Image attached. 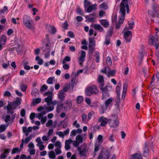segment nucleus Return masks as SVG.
Masks as SVG:
<instances>
[{"mask_svg": "<svg viewBox=\"0 0 159 159\" xmlns=\"http://www.w3.org/2000/svg\"><path fill=\"white\" fill-rule=\"evenodd\" d=\"M97 6L96 4H91L89 0L84 1V7L85 10H95Z\"/></svg>", "mask_w": 159, "mask_h": 159, "instance_id": "obj_5", "label": "nucleus"}, {"mask_svg": "<svg viewBox=\"0 0 159 159\" xmlns=\"http://www.w3.org/2000/svg\"><path fill=\"white\" fill-rule=\"evenodd\" d=\"M49 158L51 159H54L56 158V155L53 151H50L48 153Z\"/></svg>", "mask_w": 159, "mask_h": 159, "instance_id": "obj_33", "label": "nucleus"}, {"mask_svg": "<svg viewBox=\"0 0 159 159\" xmlns=\"http://www.w3.org/2000/svg\"><path fill=\"white\" fill-rule=\"evenodd\" d=\"M32 135H30L28 137H26V138L24 140V143H28L32 139Z\"/></svg>", "mask_w": 159, "mask_h": 159, "instance_id": "obj_50", "label": "nucleus"}, {"mask_svg": "<svg viewBox=\"0 0 159 159\" xmlns=\"http://www.w3.org/2000/svg\"><path fill=\"white\" fill-rule=\"evenodd\" d=\"M108 107H106V106H105L103 105H100V112L101 114H103L105 111Z\"/></svg>", "mask_w": 159, "mask_h": 159, "instance_id": "obj_34", "label": "nucleus"}, {"mask_svg": "<svg viewBox=\"0 0 159 159\" xmlns=\"http://www.w3.org/2000/svg\"><path fill=\"white\" fill-rule=\"evenodd\" d=\"M77 150L81 156H84L86 155V150L85 148H84L81 149V147H78Z\"/></svg>", "mask_w": 159, "mask_h": 159, "instance_id": "obj_19", "label": "nucleus"}, {"mask_svg": "<svg viewBox=\"0 0 159 159\" xmlns=\"http://www.w3.org/2000/svg\"><path fill=\"white\" fill-rule=\"evenodd\" d=\"M107 63L109 65H111L112 64V61L111 58L110 57H107L106 60Z\"/></svg>", "mask_w": 159, "mask_h": 159, "instance_id": "obj_62", "label": "nucleus"}, {"mask_svg": "<svg viewBox=\"0 0 159 159\" xmlns=\"http://www.w3.org/2000/svg\"><path fill=\"white\" fill-rule=\"evenodd\" d=\"M128 0H122L120 5V10H129Z\"/></svg>", "mask_w": 159, "mask_h": 159, "instance_id": "obj_8", "label": "nucleus"}, {"mask_svg": "<svg viewBox=\"0 0 159 159\" xmlns=\"http://www.w3.org/2000/svg\"><path fill=\"white\" fill-rule=\"evenodd\" d=\"M149 144V143L148 144L147 142H146L144 143V147L143 149V156L145 157H147L148 156L149 149L148 146Z\"/></svg>", "mask_w": 159, "mask_h": 159, "instance_id": "obj_11", "label": "nucleus"}, {"mask_svg": "<svg viewBox=\"0 0 159 159\" xmlns=\"http://www.w3.org/2000/svg\"><path fill=\"white\" fill-rule=\"evenodd\" d=\"M108 122L110 126L111 127H115L118 126L119 124V121L116 118H114L109 119Z\"/></svg>", "mask_w": 159, "mask_h": 159, "instance_id": "obj_7", "label": "nucleus"}, {"mask_svg": "<svg viewBox=\"0 0 159 159\" xmlns=\"http://www.w3.org/2000/svg\"><path fill=\"white\" fill-rule=\"evenodd\" d=\"M36 141L38 143L37 144V146H39V144H42L43 143V142L41 141L40 137H37L36 139Z\"/></svg>", "mask_w": 159, "mask_h": 159, "instance_id": "obj_54", "label": "nucleus"}, {"mask_svg": "<svg viewBox=\"0 0 159 159\" xmlns=\"http://www.w3.org/2000/svg\"><path fill=\"white\" fill-rule=\"evenodd\" d=\"M75 139L80 143H82L83 142V137L80 135H77L75 138Z\"/></svg>", "mask_w": 159, "mask_h": 159, "instance_id": "obj_37", "label": "nucleus"}, {"mask_svg": "<svg viewBox=\"0 0 159 159\" xmlns=\"http://www.w3.org/2000/svg\"><path fill=\"white\" fill-rule=\"evenodd\" d=\"M85 56V52L84 51H82L81 52V55L79 58V60H80L82 61H84Z\"/></svg>", "mask_w": 159, "mask_h": 159, "instance_id": "obj_32", "label": "nucleus"}, {"mask_svg": "<svg viewBox=\"0 0 159 159\" xmlns=\"http://www.w3.org/2000/svg\"><path fill=\"white\" fill-rule=\"evenodd\" d=\"M134 25V21L131 23H129L128 26L126 25L124 29L125 30H131L133 27Z\"/></svg>", "mask_w": 159, "mask_h": 159, "instance_id": "obj_27", "label": "nucleus"}, {"mask_svg": "<svg viewBox=\"0 0 159 159\" xmlns=\"http://www.w3.org/2000/svg\"><path fill=\"white\" fill-rule=\"evenodd\" d=\"M99 88L102 93V99H105L106 97H109L110 95L108 93V91H109V89H111L110 86L107 85L105 87H104V86H101L99 87Z\"/></svg>", "mask_w": 159, "mask_h": 159, "instance_id": "obj_4", "label": "nucleus"}, {"mask_svg": "<svg viewBox=\"0 0 159 159\" xmlns=\"http://www.w3.org/2000/svg\"><path fill=\"white\" fill-rule=\"evenodd\" d=\"M71 87H72V89H73L74 87V84H69L66 85V86L64 87L63 90L61 91H63L64 93V92H67Z\"/></svg>", "mask_w": 159, "mask_h": 159, "instance_id": "obj_22", "label": "nucleus"}, {"mask_svg": "<svg viewBox=\"0 0 159 159\" xmlns=\"http://www.w3.org/2000/svg\"><path fill=\"white\" fill-rule=\"evenodd\" d=\"M20 87L21 90L23 92H25L27 88L26 86L24 84H21Z\"/></svg>", "mask_w": 159, "mask_h": 159, "instance_id": "obj_58", "label": "nucleus"}, {"mask_svg": "<svg viewBox=\"0 0 159 159\" xmlns=\"http://www.w3.org/2000/svg\"><path fill=\"white\" fill-rule=\"evenodd\" d=\"M64 108L63 102L62 101L58 102L56 107V111L58 113H59L61 111H64Z\"/></svg>", "mask_w": 159, "mask_h": 159, "instance_id": "obj_10", "label": "nucleus"}, {"mask_svg": "<svg viewBox=\"0 0 159 159\" xmlns=\"http://www.w3.org/2000/svg\"><path fill=\"white\" fill-rule=\"evenodd\" d=\"M113 27L112 26L110 27L107 32V34L106 37H111L113 34Z\"/></svg>", "mask_w": 159, "mask_h": 159, "instance_id": "obj_38", "label": "nucleus"}, {"mask_svg": "<svg viewBox=\"0 0 159 159\" xmlns=\"http://www.w3.org/2000/svg\"><path fill=\"white\" fill-rule=\"evenodd\" d=\"M54 77H50L48 78L47 81V84H53V80L54 79Z\"/></svg>", "mask_w": 159, "mask_h": 159, "instance_id": "obj_44", "label": "nucleus"}, {"mask_svg": "<svg viewBox=\"0 0 159 159\" xmlns=\"http://www.w3.org/2000/svg\"><path fill=\"white\" fill-rule=\"evenodd\" d=\"M77 132L75 129L73 130L70 132V136H75L77 134Z\"/></svg>", "mask_w": 159, "mask_h": 159, "instance_id": "obj_64", "label": "nucleus"}, {"mask_svg": "<svg viewBox=\"0 0 159 159\" xmlns=\"http://www.w3.org/2000/svg\"><path fill=\"white\" fill-rule=\"evenodd\" d=\"M64 93L63 91H60L58 93V97L61 100L60 101L63 102V101L65 99V96L64 95Z\"/></svg>", "mask_w": 159, "mask_h": 159, "instance_id": "obj_31", "label": "nucleus"}, {"mask_svg": "<svg viewBox=\"0 0 159 159\" xmlns=\"http://www.w3.org/2000/svg\"><path fill=\"white\" fill-rule=\"evenodd\" d=\"M132 159H143L141 153H135L132 156Z\"/></svg>", "mask_w": 159, "mask_h": 159, "instance_id": "obj_29", "label": "nucleus"}, {"mask_svg": "<svg viewBox=\"0 0 159 159\" xmlns=\"http://www.w3.org/2000/svg\"><path fill=\"white\" fill-rule=\"evenodd\" d=\"M7 126L6 125H1L0 126V132H2L5 130L6 129L7 127Z\"/></svg>", "mask_w": 159, "mask_h": 159, "instance_id": "obj_45", "label": "nucleus"}, {"mask_svg": "<svg viewBox=\"0 0 159 159\" xmlns=\"http://www.w3.org/2000/svg\"><path fill=\"white\" fill-rule=\"evenodd\" d=\"M52 95L48 96V97L44 99V101L47 104L48 106L52 104Z\"/></svg>", "mask_w": 159, "mask_h": 159, "instance_id": "obj_20", "label": "nucleus"}, {"mask_svg": "<svg viewBox=\"0 0 159 159\" xmlns=\"http://www.w3.org/2000/svg\"><path fill=\"white\" fill-rule=\"evenodd\" d=\"M113 100V99L110 98L105 101L104 104L106 107H108L112 103Z\"/></svg>", "mask_w": 159, "mask_h": 159, "instance_id": "obj_35", "label": "nucleus"}, {"mask_svg": "<svg viewBox=\"0 0 159 159\" xmlns=\"http://www.w3.org/2000/svg\"><path fill=\"white\" fill-rule=\"evenodd\" d=\"M96 14L93 12L90 15L85 16V18L89 22H92L94 21V17H95Z\"/></svg>", "mask_w": 159, "mask_h": 159, "instance_id": "obj_15", "label": "nucleus"}, {"mask_svg": "<svg viewBox=\"0 0 159 159\" xmlns=\"http://www.w3.org/2000/svg\"><path fill=\"white\" fill-rule=\"evenodd\" d=\"M7 37L5 34H3L0 38V51L2 50V46L5 44L6 42Z\"/></svg>", "mask_w": 159, "mask_h": 159, "instance_id": "obj_12", "label": "nucleus"}, {"mask_svg": "<svg viewBox=\"0 0 159 159\" xmlns=\"http://www.w3.org/2000/svg\"><path fill=\"white\" fill-rule=\"evenodd\" d=\"M121 85L120 83H118L116 87V93L118 97H119L120 96V86Z\"/></svg>", "mask_w": 159, "mask_h": 159, "instance_id": "obj_36", "label": "nucleus"}, {"mask_svg": "<svg viewBox=\"0 0 159 159\" xmlns=\"http://www.w3.org/2000/svg\"><path fill=\"white\" fill-rule=\"evenodd\" d=\"M77 101L78 104L81 103L84 100L83 97L81 96H78L76 99Z\"/></svg>", "mask_w": 159, "mask_h": 159, "instance_id": "obj_42", "label": "nucleus"}, {"mask_svg": "<svg viewBox=\"0 0 159 159\" xmlns=\"http://www.w3.org/2000/svg\"><path fill=\"white\" fill-rule=\"evenodd\" d=\"M100 24L105 28H107L109 26V23L106 20H101L100 21Z\"/></svg>", "mask_w": 159, "mask_h": 159, "instance_id": "obj_23", "label": "nucleus"}, {"mask_svg": "<svg viewBox=\"0 0 159 159\" xmlns=\"http://www.w3.org/2000/svg\"><path fill=\"white\" fill-rule=\"evenodd\" d=\"M15 118V117L14 116L11 117L10 115L8 114L3 115L2 117V119L4 120L5 122L6 123L7 126L11 125L13 124Z\"/></svg>", "mask_w": 159, "mask_h": 159, "instance_id": "obj_3", "label": "nucleus"}, {"mask_svg": "<svg viewBox=\"0 0 159 159\" xmlns=\"http://www.w3.org/2000/svg\"><path fill=\"white\" fill-rule=\"evenodd\" d=\"M148 14L150 17L159 18V11H148Z\"/></svg>", "mask_w": 159, "mask_h": 159, "instance_id": "obj_9", "label": "nucleus"}, {"mask_svg": "<svg viewBox=\"0 0 159 159\" xmlns=\"http://www.w3.org/2000/svg\"><path fill=\"white\" fill-rule=\"evenodd\" d=\"M63 105L64 111L70 110L72 106L71 102L69 101H67L66 103L63 104Z\"/></svg>", "mask_w": 159, "mask_h": 159, "instance_id": "obj_18", "label": "nucleus"}, {"mask_svg": "<svg viewBox=\"0 0 159 159\" xmlns=\"http://www.w3.org/2000/svg\"><path fill=\"white\" fill-rule=\"evenodd\" d=\"M132 36V33L131 31H127L125 32L124 34V37Z\"/></svg>", "mask_w": 159, "mask_h": 159, "instance_id": "obj_47", "label": "nucleus"}, {"mask_svg": "<svg viewBox=\"0 0 159 159\" xmlns=\"http://www.w3.org/2000/svg\"><path fill=\"white\" fill-rule=\"evenodd\" d=\"M113 16L112 18V21L113 23L116 22L117 20V15L116 13L113 14Z\"/></svg>", "mask_w": 159, "mask_h": 159, "instance_id": "obj_48", "label": "nucleus"}, {"mask_svg": "<svg viewBox=\"0 0 159 159\" xmlns=\"http://www.w3.org/2000/svg\"><path fill=\"white\" fill-rule=\"evenodd\" d=\"M110 70L111 69L109 67L107 66L105 67L104 70H102L101 71L103 73L106 74L108 77L109 74L110 73Z\"/></svg>", "mask_w": 159, "mask_h": 159, "instance_id": "obj_25", "label": "nucleus"}, {"mask_svg": "<svg viewBox=\"0 0 159 159\" xmlns=\"http://www.w3.org/2000/svg\"><path fill=\"white\" fill-rule=\"evenodd\" d=\"M101 153H102V155L104 159H108L110 157V153L107 150H106L104 152L101 151Z\"/></svg>", "mask_w": 159, "mask_h": 159, "instance_id": "obj_21", "label": "nucleus"}, {"mask_svg": "<svg viewBox=\"0 0 159 159\" xmlns=\"http://www.w3.org/2000/svg\"><path fill=\"white\" fill-rule=\"evenodd\" d=\"M39 94L38 90L35 88L33 89L31 92V94L32 97H36Z\"/></svg>", "mask_w": 159, "mask_h": 159, "instance_id": "obj_28", "label": "nucleus"}, {"mask_svg": "<svg viewBox=\"0 0 159 159\" xmlns=\"http://www.w3.org/2000/svg\"><path fill=\"white\" fill-rule=\"evenodd\" d=\"M41 98H34L33 100L32 103L33 105H35L40 103L41 102Z\"/></svg>", "mask_w": 159, "mask_h": 159, "instance_id": "obj_39", "label": "nucleus"}, {"mask_svg": "<svg viewBox=\"0 0 159 159\" xmlns=\"http://www.w3.org/2000/svg\"><path fill=\"white\" fill-rule=\"evenodd\" d=\"M97 93V88L94 85L88 88L85 91V94L88 96H90L93 94H95Z\"/></svg>", "mask_w": 159, "mask_h": 159, "instance_id": "obj_6", "label": "nucleus"}, {"mask_svg": "<svg viewBox=\"0 0 159 159\" xmlns=\"http://www.w3.org/2000/svg\"><path fill=\"white\" fill-rule=\"evenodd\" d=\"M48 44L47 43L46 44V46L45 47H43L42 48V50L43 52H48V51L49 50V48L48 47Z\"/></svg>", "mask_w": 159, "mask_h": 159, "instance_id": "obj_56", "label": "nucleus"}, {"mask_svg": "<svg viewBox=\"0 0 159 159\" xmlns=\"http://www.w3.org/2000/svg\"><path fill=\"white\" fill-rule=\"evenodd\" d=\"M48 88V87L45 84L43 85L41 87L40 89V91L43 92L47 90Z\"/></svg>", "mask_w": 159, "mask_h": 159, "instance_id": "obj_55", "label": "nucleus"}, {"mask_svg": "<svg viewBox=\"0 0 159 159\" xmlns=\"http://www.w3.org/2000/svg\"><path fill=\"white\" fill-rule=\"evenodd\" d=\"M94 28L95 30H98L99 32L104 31L103 28L99 24H94Z\"/></svg>", "mask_w": 159, "mask_h": 159, "instance_id": "obj_24", "label": "nucleus"}, {"mask_svg": "<svg viewBox=\"0 0 159 159\" xmlns=\"http://www.w3.org/2000/svg\"><path fill=\"white\" fill-rule=\"evenodd\" d=\"M28 62H26L25 63L24 66V68L26 70H30V66L28 65Z\"/></svg>", "mask_w": 159, "mask_h": 159, "instance_id": "obj_63", "label": "nucleus"}, {"mask_svg": "<svg viewBox=\"0 0 159 159\" xmlns=\"http://www.w3.org/2000/svg\"><path fill=\"white\" fill-rule=\"evenodd\" d=\"M49 106H48L49 107H45V109L47 111V112L53 111L54 109V106L53 105Z\"/></svg>", "mask_w": 159, "mask_h": 159, "instance_id": "obj_43", "label": "nucleus"}, {"mask_svg": "<svg viewBox=\"0 0 159 159\" xmlns=\"http://www.w3.org/2000/svg\"><path fill=\"white\" fill-rule=\"evenodd\" d=\"M21 99L20 98H17L15 102L13 103V104L16 106L20 105L21 104Z\"/></svg>", "mask_w": 159, "mask_h": 159, "instance_id": "obj_41", "label": "nucleus"}, {"mask_svg": "<svg viewBox=\"0 0 159 159\" xmlns=\"http://www.w3.org/2000/svg\"><path fill=\"white\" fill-rule=\"evenodd\" d=\"M158 35L156 32L154 36L150 35L148 39V43L151 46H154L157 47L159 46V41L158 40Z\"/></svg>", "mask_w": 159, "mask_h": 159, "instance_id": "obj_2", "label": "nucleus"}, {"mask_svg": "<svg viewBox=\"0 0 159 159\" xmlns=\"http://www.w3.org/2000/svg\"><path fill=\"white\" fill-rule=\"evenodd\" d=\"M61 148L60 147H59L55 149V151L56 152V154L59 155L61 154L62 152L61 150Z\"/></svg>", "mask_w": 159, "mask_h": 159, "instance_id": "obj_53", "label": "nucleus"}, {"mask_svg": "<svg viewBox=\"0 0 159 159\" xmlns=\"http://www.w3.org/2000/svg\"><path fill=\"white\" fill-rule=\"evenodd\" d=\"M125 11H120L119 13L120 14V17L119 19V23L122 24L124 21V17L125 15Z\"/></svg>", "mask_w": 159, "mask_h": 159, "instance_id": "obj_17", "label": "nucleus"}, {"mask_svg": "<svg viewBox=\"0 0 159 159\" xmlns=\"http://www.w3.org/2000/svg\"><path fill=\"white\" fill-rule=\"evenodd\" d=\"M89 54H93L95 49L94 48V47H89Z\"/></svg>", "mask_w": 159, "mask_h": 159, "instance_id": "obj_57", "label": "nucleus"}, {"mask_svg": "<svg viewBox=\"0 0 159 159\" xmlns=\"http://www.w3.org/2000/svg\"><path fill=\"white\" fill-rule=\"evenodd\" d=\"M95 56L96 58V62L97 63H99L100 60V54L99 52L98 51H96L95 53Z\"/></svg>", "mask_w": 159, "mask_h": 159, "instance_id": "obj_40", "label": "nucleus"}, {"mask_svg": "<svg viewBox=\"0 0 159 159\" xmlns=\"http://www.w3.org/2000/svg\"><path fill=\"white\" fill-rule=\"evenodd\" d=\"M20 151V150L18 148H15L12 149L11 153L12 154H13L19 152Z\"/></svg>", "mask_w": 159, "mask_h": 159, "instance_id": "obj_46", "label": "nucleus"}, {"mask_svg": "<svg viewBox=\"0 0 159 159\" xmlns=\"http://www.w3.org/2000/svg\"><path fill=\"white\" fill-rule=\"evenodd\" d=\"M108 120L107 118H104L102 116L100 117L98 121L101 122L100 125L101 126H104L107 124Z\"/></svg>", "mask_w": 159, "mask_h": 159, "instance_id": "obj_13", "label": "nucleus"}, {"mask_svg": "<svg viewBox=\"0 0 159 159\" xmlns=\"http://www.w3.org/2000/svg\"><path fill=\"white\" fill-rule=\"evenodd\" d=\"M41 122L42 124H45L47 120V117L46 116H43L41 119Z\"/></svg>", "mask_w": 159, "mask_h": 159, "instance_id": "obj_60", "label": "nucleus"}, {"mask_svg": "<svg viewBox=\"0 0 159 159\" xmlns=\"http://www.w3.org/2000/svg\"><path fill=\"white\" fill-rule=\"evenodd\" d=\"M73 146L75 147H78L80 144V143H79V142L77 141L76 140L73 141Z\"/></svg>", "mask_w": 159, "mask_h": 159, "instance_id": "obj_61", "label": "nucleus"}, {"mask_svg": "<svg viewBox=\"0 0 159 159\" xmlns=\"http://www.w3.org/2000/svg\"><path fill=\"white\" fill-rule=\"evenodd\" d=\"M95 46V41L93 38H89V47H94Z\"/></svg>", "mask_w": 159, "mask_h": 159, "instance_id": "obj_26", "label": "nucleus"}, {"mask_svg": "<svg viewBox=\"0 0 159 159\" xmlns=\"http://www.w3.org/2000/svg\"><path fill=\"white\" fill-rule=\"evenodd\" d=\"M71 58L69 56H66L64 58L62 61V63L64 64L66 61H70Z\"/></svg>", "mask_w": 159, "mask_h": 159, "instance_id": "obj_52", "label": "nucleus"}, {"mask_svg": "<svg viewBox=\"0 0 159 159\" xmlns=\"http://www.w3.org/2000/svg\"><path fill=\"white\" fill-rule=\"evenodd\" d=\"M98 81L99 84V87L104 86L105 84L104 83V77L102 75H99L98 76Z\"/></svg>", "mask_w": 159, "mask_h": 159, "instance_id": "obj_16", "label": "nucleus"}, {"mask_svg": "<svg viewBox=\"0 0 159 159\" xmlns=\"http://www.w3.org/2000/svg\"><path fill=\"white\" fill-rule=\"evenodd\" d=\"M46 28L48 32L52 34L55 33L56 31V28L54 26H52L49 24H48L46 25Z\"/></svg>", "mask_w": 159, "mask_h": 159, "instance_id": "obj_14", "label": "nucleus"}, {"mask_svg": "<svg viewBox=\"0 0 159 159\" xmlns=\"http://www.w3.org/2000/svg\"><path fill=\"white\" fill-rule=\"evenodd\" d=\"M152 8L153 10H159V6L156 3H154L152 5Z\"/></svg>", "mask_w": 159, "mask_h": 159, "instance_id": "obj_51", "label": "nucleus"}, {"mask_svg": "<svg viewBox=\"0 0 159 159\" xmlns=\"http://www.w3.org/2000/svg\"><path fill=\"white\" fill-rule=\"evenodd\" d=\"M23 21L24 25L26 27L29 29L33 28V20L29 16L24 15L23 18Z\"/></svg>", "mask_w": 159, "mask_h": 159, "instance_id": "obj_1", "label": "nucleus"}, {"mask_svg": "<svg viewBox=\"0 0 159 159\" xmlns=\"http://www.w3.org/2000/svg\"><path fill=\"white\" fill-rule=\"evenodd\" d=\"M99 8L101 9L106 10L108 9V6L107 3L105 2H103L99 5Z\"/></svg>", "mask_w": 159, "mask_h": 159, "instance_id": "obj_30", "label": "nucleus"}, {"mask_svg": "<svg viewBox=\"0 0 159 159\" xmlns=\"http://www.w3.org/2000/svg\"><path fill=\"white\" fill-rule=\"evenodd\" d=\"M7 111L8 112H10L12 110V107L11 104H8L7 107Z\"/></svg>", "mask_w": 159, "mask_h": 159, "instance_id": "obj_59", "label": "nucleus"}, {"mask_svg": "<svg viewBox=\"0 0 159 159\" xmlns=\"http://www.w3.org/2000/svg\"><path fill=\"white\" fill-rule=\"evenodd\" d=\"M155 80L156 78L155 77V75H153V77L152 78V80L150 84L151 85H152L151 86L152 87L154 85V84L155 83H157L156 82V81Z\"/></svg>", "mask_w": 159, "mask_h": 159, "instance_id": "obj_49", "label": "nucleus"}]
</instances>
